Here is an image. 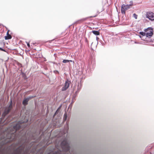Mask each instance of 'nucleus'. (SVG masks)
Returning <instances> with one entry per match:
<instances>
[{
  "instance_id": "8",
  "label": "nucleus",
  "mask_w": 154,
  "mask_h": 154,
  "mask_svg": "<svg viewBox=\"0 0 154 154\" xmlns=\"http://www.w3.org/2000/svg\"><path fill=\"white\" fill-rule=\"evenodd\" d=\"M21 125L20 124L17 123L15 125H14L13 127L14 129L16 131L17 130L21 128Z\"/></svg>"
},
{
  "instance_id": "15",
  "label": "nucleus",
  "mask_w": 154,
  "mask_h": 154,
  "mask_svg": "<svg viewBox=\"0 0 154 154\" xmlns=\"http://www.w3.org/2000/svg\"><path fill=\"white\" fill-rule=\"evenodd\" d=\"M67 118V114L65 112V113H64V116H63V120L64 121H65L66 120Z\"/></svg>"
},
{
  "instance_id": "2",
  "label": "nucleus",
  "mask_w": 154,
  "mask_h": 154,
  "mask_svg": "<svg viewBox=\"0 0 154 154\" xmlns=\"http://www.w3.org/2000/svg\"><path fill=\"white\" fill-rule=\"evenodd\" d=\"M149 30V31L147 32L146 34V37L150 38L153 35V30L152 28L151 27H148L147 29H145V31L146 32L147 31Z\"/></svg>"
},
{
  "instance_id": "21",
  "label": "nucleus",
  "mask_w": 154,
  "mask_h": 154,
  "mask_svg": "<svg viewBox=\"0 0 154 154\" xmlns=\"http://www.w3.org/2000/svg\"><path fill=\"white\" fill-rule=\"evenodd\" d=\"M26 42V43L28 47L29 48L30 47V45L29 44V43L28 42Z\"/></svg>"
},
{
  "instance_id": "4",
  "label": "nucleus",
  "mask_w": 154,
  "mask_h": 154,
  "mask_svg": "<svg viewBox=\"0 0 154 154\" xmlns=\"http://www.w3.org/2000/svg\"><path fill=\"white\" fill-rule=\"evenodd\" d=\"M130 8V5H125L124 4L122 5L121 8V12L122 14H125V11L127 10Z\"/></svg>"
},
{
  "instance_id": "19",
  "label": "nucleus",
  "mask_w": 154,
  "mask_h": 154,
  "mask_svg": "<svg viewBox=\"0 0 154 154\" xmlns=\"http://www.w3.org/2000/svg\"><path fill=\"white\" fill-rule=\"evenodd\" d=\"M133 17L135 19H137V15L135 13L133 14Z\"/></svg>"
},
{
  "instance_id": "26",
  "label": "nucleus",
  "mask_w": 154,
  "mask_h": 154,
  "mask_svg": "<svg viewBox=\"0 0 154 154\" xmlns=\"http://www.w3.org/2000/svg\"><path fill=\"white\" fill-rule=\"evenodd\" d=\"M97 38V39H99V38H97H97Z\"/></svg>"
},
{
  "instance_id": "17",
  "label": "nucleus",
  "mask_w": 154,
  "mask_h": 154,
  "mask_svg": "<svg viewBox=\"0 0 154 154\" xmlns=\"http://www.w3.org/2000/svg\"><path fill=\"white\" fill-rule=\"evenodd\" d=\"M140 34L143 36L146 35V33L143 32H140Z\"/></svg>"
},
{
  "instance_id": "7",
  "label": "nucleus",
  "mask_w": 154,
  "mask_h": 154,
  "mask_svg": "<svg viewBox=\"0 0 154 154\" xmlns=\"http://www.w3.org/2000/svg\"><path fill=\"white\" fill-rule=\"evenodd\" d=\"M69 83L67 81H66L64 86L62 88V91L66 90L69 87Z\"/></svg>"
},
{
  "instance_id": "11",
  "label": "nucleus",
  "mask_w": 154,
  "mask_h": 154,
  "mask_svg": "<svg viewBox=\"0 0 154 154\" xmlns=\"http://www.w3.org/2000/svg\"><path fill=\"white\" fill-rule=\"evenodd\" d=\"M92 32L95 35H100V32L98 31H92Z\"/></svg>"
},
{
  "instance_id": "12",
  "label": "nucleus",
  "mask_w": 154,
  "mask_h": 154,
  "mask_svg": "<svg viewBox=\"0 0 154 154\" xmlns=\"http://www.w3.org/2000/svg\"><path fill=\"white\" fill-rule=\"evenodd\" d=\"M12 105H13L12 102V100H11L10 104L8 106V108L9 109L10 108V109H11L12 108Z\"/></svg>"
},
{
  "instance_id": "25",
  "label": "nucleus",
  "mask_w": 154,
  "mask_h": 154,
  "mask_svg": "<svg viewBox=\"0 0 154 154\" xmlns=\"http://www.w3.org/2000/svg\"><path fill=\"white\" fill-rule=\"evenodd\" d=\"M86 19V18H85V19H82V20H83V21H84Z\"/></svg>"
},
{
  "instance_id": "3",
  "label": "nucleus",
  "mask_w": 154,
  "mask_h": 154,
  "mask_svg": "<svg viewBox=\"0 0 154 154\" xmlns=\"http://www.w3.org/2000/svg\"><path fill=\"white\" fill-rule=\"evenodd\" d=\"M146 18L149 20L153 21L154 20V13L151 12H148L146 15Z\"/></svg>"
},
{
  "instance_id": "10",
  "label": "nucleus",
  "mask_w": 154,
  "mask_h": 154,
  "mask_svg": "<svg viewBox=\"0 0 154 154\" xmlns=\"http://www.w3.org/2000/svg\"><path fill=\"white\" fill-rule=\"evenodd\" d=\"M28 99H25L23 101V104L24 106L28 104Z\"/></svg>"
},
{
  "instance_id": "1",
  "label": "nucleus",
  "mask_w": 154,
  "mask_h": 154,
  "mask_svg": "<svg viewBox=\"0 0 154 154\" xmlns=\"http://www.w3.org/2000/svg\"><path fill=\"white\" fill-rule=\"evenodd\" d=\"M60 146L62 150L65 152V154H71L69 151V145L67 139H65L61 143Z\"/></svg>"
},
{
  "instance_id": "6",
  "label": "nucleus",
  "mask_w": 154,
  "mask_h": 154,
  "mask_svg": "<svg viewBox=\"0 0 154 154\" xmlns=\"http://www.w3.org/2000/svg\"><path fill=\"white\" fill-rule=\"evenodd\" d=\"M11 110L10 108L9 109L8 108H5L2 114V117L4 118L6 115L9 113Z\"/></svg>"
},
{
  "instance_id": "16",
  "label": "nucleus",
  "mask_w": 154,
  "mask_h": 154,
  "mask_svg": "<svg viewBox=\"0 0 154 154\" xmlns=\"http://www.w3.org/2000/svg\"><path fill=\"white\" fill-rule=\"evenodd\" d=\"M55 154H62V152L61 150L58 149V150L56 152Z\"/></svg>"
},
{
  "instance_id": "27",
  "label": "nucleus",
  "mask_w": 154,
  "mask_h": 154,
  "mask_svg": "<svg viewBox=\"0 0 154 154\" xmlns=\"http://www.w3.org/2000/svg\"><path fill=\"white\" fill-rule=\"evenodd\" d=\"M10 137L11 136V135H10Z\"/></svg>"
},
{
  "instance_id": "22",
  "label": "nucleus",
  "mask_w": 154,
  "mask_h": 154,
  "mask_svg": "<svg viewBox=\"0 0 154 154\" xmlns=\"http://www.w3.org/2000/svg\"><path fill=\"white\" fill-rule=\"evenodd\" d=\"M0 50H1V51H3L6 52V51L5 49H3L2 48H0Z\"/></svg>"
},
{
  "instance_id": "14",
  "label": "nucleus",
  "mask_w": 154,
  "mask_h": 154,
  "mask_svg": "<svg viewBox=\"0 0 154 154\" xmlns=\"http://www.w3.org/2000/svg\"><path fill=\"white\" fill-rule=\"evenodd\" d=\"M72 62V60H63V62L64 63H68V62Z\"/></svg>"
},
{
  "instance_id": "24",
  "label": "nucleus",
  "mask_w": 154,
  "mask_h": 154,
  "mask_svg": "<svg viewBox=\"0 0 154 154\" xmlns=\"http://www.w3.org/2000/svg\"><path fill=\"white\" fill-rule=\"evenodd\" d=\"M61 106H60L57 109H58V110H59L60 109V108H61Z\"/></svg>"
},
{
  "instance_id": "5",
  "label": "nucleus",
  "mask_w": 154,
  "mask_h": 154,
  "mask_svg": "<svg viewBox=\"0 0 154 154\" xmlns=\"http://www.w3.org/2000/svg\"><path fill=\"white\" fill-rule=\"evenodd\" d=\"M24 149V147L21 146L17 148L15 150V152L16 154H20L22 151H23Z\"/></svg>"
},
{
  "instance_id": "20",
  "label": "nucleus",
  "mask_w": 154,
  "mask_h": 154,
  "mask_svg": "<svg viewBox=\"0 0 154 154\" xmlns=\"http://www.w3.org/2000/svg\"><path fill=\"white\" fill-rule=\"evenodd\" d=\"M59 110H58V109H57V110L55 112V113L54 115V116H55L57 114L58 112H59Z\"/></svg>"
},
{
  "instance_id": "13",
  "label": "nucleus",
  "mask_w": 154,
  "mask_h": 154,
  "mask_svg": "<svg viewBox=\"0 0 154 154\" xmlns=\"http://www.w3.org/2000/svg\"><path fill=\"white\" fill-rule=\"evenodd\" d=\"M15 139L14 138H12L11 137H10L8 139V140L7 141V143L10 142L11 141H12L14 139Z\"/></svg>"
},
{
  "instance_id": "18",
  "label": "nucleus",
  "mask_w": 154,
  "mask_h": 154,
  "mask_svg": "<svg viewBox=\"0 0 154 154\" xmlns=\"http://www.w3.org/2000/svg\"><path fill=\"white\" fill-rule=\"evenodd\" d=\"M35 97V96H29L28 97L26 98V99H28V100L29 101L30 100L34 97Z\"/></svg>"
},
{
  "instance_id": "23",
  "label": "nucleus",
  "mask_w": 154,
  "mask_h": 154,
  "mask_svg": "<svg viewBox=\"0 0 154 154\" xmlns=\"http://www.w3.org/2000/svg\"><path fill=\"white\" fill-rule=\"evenodd\" d=\"M22 75L23 77H24L25 76H26V74L22 72Z\"/></svg>"
},
{
  "instance_id": "9",
  "label": "nucleus",
  "mask_w": 154,
  "mask_h": 154,
  "mask_svg": "<svg viewBox=\"0 0 154 154\" xmlns=\"http://www.w3.org/2000/svg\"><path fill=\"white\" fill-rule=\"evenodd\" d=\"M9 31H8L7 32V36H5V40H8L11 39L12 37L11 35L9 34L8 32Z\"/></svg>"
}]
</instances>
